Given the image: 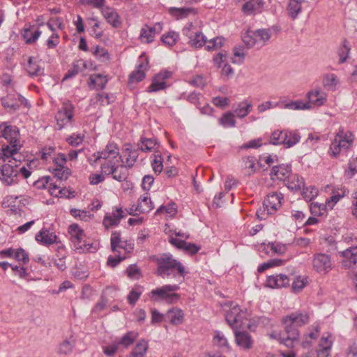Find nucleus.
Returning <instances> with one entry per match:
<instances>
[{
	"mask_svg": "<svg viewBox=\"0 0 357 357\" xmlns=\"http://www.w3.org/2000/svg\"><path fill=\"white\" fill-rule=\"evenodd\" d=\"M95 161L104 160L101 163L102 173L105 175H112V178L118 181H125L128 176V167L120 165L121 156L117 144L114 142H109L105 149L94 153Z\"/></svg>",
	"mask_w": 357,
	"mask_h": 357,
	"instance_id": "f257e3e1",
	"label": "nucleus"
},
{
	"mask_svg": "<svg viewBox=\"0 0 357 357\" xmlns=\"http://www.w3.org/2000/svg\"><path fill=\"white\" fill-rule=\"evenodd\" d=\"M309 322V314L306 312H292L282 319L284 333L280 335V341L287 347L292 348L298 342L300 333L298 327Z\"/></svg>",
	"mask_w": 357,
	"mask_h": 357,
	"instance_id": "f03ea898",
	"label": "nucleus"
},
{
	"mask_svg": "<svg viewBox=\"0 0 357 357\" xmlns=\"http://www.w3.org/2000/svg\"><path fill=\"white\" fill-rule=\"evenodd\" d=\"M38 157L40 160L47 165L50 164L49 170L52 174L61 181L66 180L71 174L70 169L66 165L67 159L63 153L56 152L55 148L52 146L44 147L38 153Z\"/></svg>",
	"mask_w": 357,
	"mask_h": 357,
	"instance_id": "7ed1b4c3",
	"label": "nucleus"
},
{
	"mask_svg": "<svg viewBox=\"0 0 357 357\" xmlns=\"http://www.w3.org/2000/svg\"><path fill=\"white\" fill-rule=\"evenodd\" d=\"M157 268L155 273L162 278H175L177 276L184 277L185 268L181 262L176 260L169 253H164L158 256H154Z\"/></svg>",
	"mask_w": 357,
	"mask_h": 357,
	"instance_id": "20e7f679",
	"label": "nucleus"
},
{
	"mask_svg": "<svg viewBox=\"0 0 357 357\" xmlns=\"http://www.w3.org/2000/svg\"><path fill=\"white\" fill-rule=\"evenodd\" d=\"M0 137L5 138L8 143L2 146L1 154L3 159L16 155L22 146L20 140V132L16 126L2 123L0 125Z\"/></svg>",
	"mask_w": 357,
	"mask_h": 357,
	"instance_id": "39448f33",
	"label": "nucleus"
},
{
	"mask_svg": "<svg viewBox=\"0 0 357 357\" xmlns=\"http://www.w3.org/2000/svg\"><path fill=\"white\" fill-rule=\"evenodd\" d=\"M355 137L351 131L340 127L332 140L328 153L332 158L345 155L354 145Z\"/></svg>",
	"mask_w": 357,
	"mask_h": 357,
	"instance_id": "423d86ee",
	"label": "nucleus"
},
{
	"mask_svg": "<svg viewBox=\"0 0 357 357\" xmlns=\"http://www.w3.org/2000/svg\"><path fill=\"white\" fill-rule=\"evenodd\" d=\"M225 312V319L228 325L233 329H239L245 324L247 311L233 301L225 303L223 305Z\"/></svg>",
	"mask_w": 357,
	"mask_h": 357,
	"instance_id": "0eeeda50",
	"label": "nucleus"
},
{
	"mask_svg": "<svg viewBox=\"0 0 357 357\" xmlns=\"http://www.w3.org/2000/svg\"><path fill=\"white\" fill-rule=\"evenodd\" d=\"M283 195L278 192H272L267 195L263 205L256 212L259 220H265L269 215L273 214L282 206Z\"/></svg>",
	"mask_w": 357,
	"mask_h": 357,
	"instance_id": "6e6552de",
	"label": "nucleus"
},
{
	"mask_svg": "<svg viewBox=\"0 0 357 357\" xmlns=\"http://www.w3.org/2000/svg\"><path fill=\"white\" fill-rule=\"evenodd\" d=\"M179 289L178 284H165L152 289L150 292V298L154 301H164L169 304L174 303L180 298V295L175 293Z\"/></svg>",
	"mask_w": 357,
	"mask_h": 357,
	"instance_id": "1a4fd4ad",
	"label": "nucleus"
},
{
	"mask_svg": "<svg viewBox=\"0 0 357 357\" xmlns=\"http://www.w3.org/2000/svg\"><path fill=\"white\" fill-rule=\"evenodd\" d=\"M301 136L296 130H275L270 137V142L274 145L282 144L290 148L299 142Z\"/></svg>",
	"mask_w": 357,
	"mask_h": 357,
	"instance_id": "9d476101",
	"label": "nucleus"
},
{
	"mask_svg": "<svg viewBox=\"0 0 357 357\" xmlns=\"http://www.w3.org/2000/svg\"><path fill=\"white\" fill-rule=\"evenodd\" d=\"M0 160L6 161L8 160V163L3 165L0 170V179L7 185H11L17 181V160L15 155L10 156L9 158H2L0 155Z\"/></svg>",
	"mask_w": 357,
	"mask_h": 357,
	"instance_id": "9b49d317",
	"label": "nucleus"
},
{
	"mask_svg": "<svg viewBox=\"0 0 357 357\" xmlns=\"http://www.w3.org/2000/svg\"><path fill=\"white\" fill-rule=\"evenodd\" d=\"M74 113L75 107L73 103L69 100L63 101L61 108L55 114L57 128L61 130L64 127L71 125Z\"/></svg>",
	"mask_w": 357,
	"mask_h": 357,
	"instance_id": "f8f14e48",
	"label": "nucleus"
},
{
	"mask_svg": "<svg viewBox=\"0 0 357 357\" xmlns=\"http://www.w3.org/2000/svg\"><path fill=\"white\" fill-rule=\"evenodd\" d=\"M312 269L319 275H326L333 268L331 257L325 253L314 254L312 259Z\"/></svg>",
	"mask_w": 357,
	"mask_h": 357,
	"instance_id": "ddd939ff",
	"label": "nucleus"
},
{
	"mask_svg": "<svg viewBox=\"0 0 357 357\" xmlns=\"http://www.w3.org/2000/svg\"><path fill=\"white\" fill-rule=\"evenodd\" d=\"M111 250L114 253H123L130 255L134 250V243L123 240L120 231H114L111 234Z\"/></svg>",
	"mask_w": 357,
	"mask_h": 357,
	"instance_id": "4468645a",
	"label": "nucleus"
},
{
	"mask_svg": "<svg viewBox=\"0 0 357 357\" xmlns=\"http://www.w3.org/2000/svg\"><path fill=\"white\" fill-rule=\"evenodd\" d=\"M172 76V71L167 70H161L153 77L151 84L147 88L146 91L153 93L165 89L169 86L167 84V80L171 78Z\"/></svg>",
	"mask_w": 357,
	"mask_h": 357,
	"instance_id": "2eb2a0df",
	"label": "nucleus"
},
{
	"mask_svg": "<svg viewBox=\"0 0 357 357\" xmlns=\"http://www.w3.org/2000/svg\"><path fill=\"white\" fill-rule=\"evenodd\" d=\"M343 257L342 264L345 268H357V246L350 247L340 252ZM354 282L357 289V271L355 273Z\"/></svg>",
	"mask_w": 357,
	"mask_h": 357,
	"instance_id": "dca6fc26",
	"label": "nucleus"
},
{
	"mask_svg": "<svg viewBox=\"0 0 357 357\" xmlns=\"http://www.w3.org/2000/svg\"><path fill=\"white\" fill-rule=\"evenodd\" d=\"M162 30V24L160 22L155 23L151 26L144 24L140 31L139 39L142 43H151L154 40L157 34H159Z\"/></svg>",
	"mask_w": 357,
	"mask_h": 357,
	"instance_id": "f3484780",
	"label": "nucleus"
},
{
	"mask_svg": "<svg viewBox=\"0 0 357 357\" xmlns=\"http://www.w3.org/2000/svg\"><path fill=\"white\" fill-rule=\"evenodd\" d=\"M149 60L146 57L140 56L139 63L135 70L129 75L130 83H138L142 81L146 76V72L149 70Z\"/></svg>",
	"mask_w": 357,
	"mask_h": 357,
	"instance_id": "a211bd4d",
	"label": "nucleus"
},
{
	"mask_svg": "<svg viewBox=\"0 0 357 357\" xmlns=\"http://www.w3.org/2000/svg\"><path fill=\"white\" fill-rule=\"evenodd\" d=\"M36 241L45 246H50L53 244H59L60 241L54 232L51 231L46 227L42 228L35 236Z\"/></svg>",
	"mask_w": 357,
	"mask_h": 357,
	"instance_id": "6ab92c4d",
	"label": "nucleus"
},
{
	"mask_svg": "<svg viewBox=\"0 0 357 357\" xmlns=\"http://www.w3.org/2000/svg\"><path fill=\"white\" fill-rule=\"evenodd\" d=\"M333 344L332 335L330 333H324L319 342L317 357H329Z\"/></svg>",
	"mask_w": 357,
	"mask_h": 357,
	"instance_id": "aec40b11",
	"label": "nucleus"
},
{
	"mask_svg": "<svg viewBox=\"0 0 357 357\" xmlns=\"http://www.w3.org/2000/svg\"><path fill=\"white\" fill-rule=\"evenodd\" d=\"M183 33L189 38V43L195 48H201L206 43V37L201 31H195L194 28L183 29Z\"/></svg>",
	"mask_w": 357,
	"mask_h": 357,
	"instance_id": "412c9836",
	"label": "nucleus"
},
{
	"mask_svg": "<svg viewBox=\"0 0 357 357\" xmlns=\"http://www.w3.org/2000/svg\"><path fill=\"white\" fill-rule=\"evenodd\" d=\"M125 216L126 214L121 208H116L112 212L105 214L102 224L106 229L117 226Z\"/></svg>",
	"mask_w": 357,
	"mask_h": 357,
	"instance_id": "4be33fe9",
	"label": "nucleus"
},
{
	"mask_svg": "<svg viewBox=\"0 0 357 357\" xmlns=\"http://www.w3.org/2000/svg\"><path fill=\"white\" fill-rule=\"evenodd\" d=\"M291 173V167L289 165H280L273 167L270 176L271 178L275 181H285Z\"/></svg>",
	"mask_w": 357,
	"mask_h": 357,
	"instance_id": "5701e85b",
	"label": "nucleus"
},
{
	"mask_svg": "<svg viewBox=\"0 0 357 357\" xmlns=\"http://www.w3.org/2000/svg\"><path fill=\"white\" fill-rule=\"evenodd\" d=\"M264 0H248L242 6L241 10L246 15H255L262 13Z\"/></svg>",
	"mask_w": 357,
	"mask_h": 357,
	"instance_id": "b1692460",
	"label": "nucleus"
},
{
	"mask_svg": "<svg viewBox=\"0 0 357 357\" xmlns=\"http://www.w3.org/2000/svg\"><path fill=\"white\" fill-rule=\"evenodd\" d=\"M138 150L133 149L130 144H126L123 150L122 165L128 168L132 167L139 157Z\"/></svg>",
	"mask_w": 357,
	"mask_h": 357,
	"instance_id": "393cba45",
	"label": "nucleus"
},
{
	"mask_svg": "<svg viewBox=\"0 0 357 357\" xmlns=\"http://www.w3.org/2000/svg\"><path fill=\"white\" fill-rule=\"evenodd\" d=\"M326 97L327 96L324 91L319 88H316L307 92L306 98H307L308 102L306 103H310L311 107L312 105L320 107L326 101Z\"/></svg>",
	"mask_w": 357,
	"mask_h": 357,
	"instance_id": "a878e982",
	"label": "nucleus"
},
{
	"mask_svg": "<svg viewBox=\"0 0 357 357\" xmlns=\"http://www.w3.org/2000/svg\"><path fill=\"white\" fill-rule=\"evenodd\" d=\"M101 13L107 22L112 27L119 28L121 26L122 22L121 17L114 8L106 6L102 8Z\"/></svg>",
	"mask_w": 357,
	"mask_h": 357,
	"instance_id": "bb28decb",
	"label": "nucleus"
},
{
	"mask_svg": "<svg viewBox=\"0 0 357 357\" xmlns=\"http://www.w3.org/2000/svg\"><path fill=\"white\" fill-rule=\"evenodd\" d=\"M235 342L241 349L247 350L252 348L253 340L248 332H241L238 329L234 330Z\"/></svg>",
	"mask_w": 357,
	"mask_h": 357,
	"instance_id": "cd10ccee",
	"label": "nucleus"
},
{
	"mask_svg": "<svg viewBox=\"0 0 357 357\" xmlns=\"http://www.w3.org/2000/svg\"><path fill=\"white\" fill-rule=\"evenodd\" d=\"M290 280L284 274H277L268 277L267 286L271 288H282L289 285Z\"/></svg>",
	"mask_w": 357,
	"mask_h": 357,
	"instance_id": "c85d7f7f",
	"label": "nucleus"
},
{
	"mask_svg": "<svg viewBox=\"0 0 357 357\" xmlns=\"http://www.w3.org/2000/svg\"><path fill=\"white\" fill-rule=\"evenodd\" d=\"M159 147V142L156 138H146L142 137L137 142V148L142 152L154 151Z\"/></svg>",
	"mask_w": 357,
	"mask_h": 357,
	"instance_id": "c756f323",
	"label": "nucleus"
},
{
	"mask_svg": "<svg viewBox=\"0 0 357 357\" xmlns=\"http://www.w3.org/2000/svg\"><path fill=\"white\" fill-rule=\"evenodd\" d=\"M165 319L172 325H180L184 321L183 311L180 308L173 307L167 312Z\"/></svg>",
	"mask_w": 357,
	"mask_h": 357,
	"instance_id": "7c9ffc66",
	"label": "nucleus"
},
{
	"mask_svg": "<svg viewBox=\"0 0 357 357\" xmlns=\"http://www.w3.org/2000/svg\"><path fill=\"white\" fill-rule=\"evenodd\" d=\"M303 2L304 0H289L286 10L288 16L291 20H296L301 14Z\"/></svg>",
	"mask_w": 357,
	"mask_h": 357,
	"instance_id": "2f4dec72",
	"label": "nucleus"
},
{
	"mask_svg": "<svg viewBox=\"0 0 357 357\" xmlns=\"http://www.w3.org/2000/svg\"><path fill=\"white\" fill-rule=\"evenodd\" d=\"M285 185L289 189L294 191H298L305 187V182L303 178L300 177L298 174H293L291 173L285 181Z\"/></svg>",
	"mask_w": 357,
	"mask_h": 357,
	"instance_id": "473e14b6",
	"label": "nucleus"
},
{
	"mask_svg": "<svg viewBox=\"0 0 357 357\" xmlns=\"http://www.w3.org/2000/svg\"><path fill=\"white\" fill-rule=\"evenodd\" d=\"M153 204L148 194L142 195L138 199L137 206L135 211H139L142 213H148L153 208Z\"/></svg>",
	"mask_w": 357,
	"mask_h": 357,
	"instance_id": "72a5a7b5",
	"label": "nucleus"
},
{
	"mask_svg": "<svg viewBox=\"0 0 357 357\" xmlns=\"http://www.w3.org/2000/svg\"><path fill=\"white\" fill-rule=\"evenodd\" d=\"M319 336V326L312 327L308 329V331L303 335L302 347L309 348L311 347L313 341L316 340Z\"/></svg>",
	"mask_w": 357,
	"mask_h": 357,
	"instance_id": "f704fd0d",
	"label": "nucleus"
},
{
	"mask_svg": "<svg viewBox=\"0 0 357 357\" xmlns=\"http://www.w3.org/2000/svg\"><path fill=\"white\" fill-rule=\"evenodd\" d=\"M86 68V61L83 59H78L73 63L72 68L65 75L63 79L72 78L82 72Z\"/></svg>",
	"mask_w": 357,
	"mask_h": 357,
	"instance_id": "c9c22d12",
	"label": "nucleus"
},
{
	"mask_svg": "<svg viewBox=\"0 0 357 357\" xmlns=\"http://www.w3.org/2000/svg\"><path fill=\"white\" fill-rule=\"evenodd\" d=\"M348 193L347 190L345 188H341L337 189H334L332 191V195L331 197L327 199L326 202V206L331 209H332L335 204L337 203L340 199Z\"/></svg>",
	"mask_w": 357,
	"mask_h": 357,
	"instance_id": "e433bc0d",
	"label": "nucleus"
},
{
	"mask_svg": "<svg viewBox=\"0 0 357 357\" xmlns=\"http://www.w3.org/2000/svg\"><path fill=\"white\" fill-rule=\"evenodd\" d=\"M68 232L70 235L71 241L74 243H81L85 237L84 231L77 224H72L68 227Z\"/></svg>",
	"mask_w": 357,
	"mask_h": 357,
	"instance_id": "4c0bfd02",
	"label": "nucleus"
},
{
	"mask_svg": "<svg viewBox=\"0 0 357 357\" xmlns=\"http://www.w3.org/2000/svg\"><path fill=\"white\" fill-rule=\"evenodd\" d=\"M322 84L325 89L335 91L339 84V79L335 74L326 73L323 76Z\"/></svg>",
	"mask_w": 357,
	"mask_h": 357,
	"instance_id": "58836bf2",
	"label": "nucleus"
},
{
	"mask_svg": "<svg viewBox=\"0 0 357 357\" xmlns=\"http://www.w3.org/2000/svg\"><path fill=\"white\" fill-rule=\"evenodd\" d=\"M148 348V342L145 340H140L130 352L129 357H144Z\"/></svg>",
	"mask_w": 357,
	"mask_h": 357,
	"instance_id": "ea45409f",
	"label": "nucleus"
},
{
	"mask_svg": "<svg viewBox=\"0 0 357 357\" xmlns=\"http://www.w3.org/2000/svg\"><path fill=\"white\" fill-rule=\"evenodd\" d=\"M75 345V340L70 336L69 338L62 341L58 347V353L62 355H68L73 352Z\"/></svg>",
	"mask_w": 357,
	"mask_h": 357,
	"instance_id": "a19ab883",
	"label": "nucleus"
},
{
	"mask_svg": "<svg viewBox=\"0 0 357 357\" xmlns=\"http://www.w3.org/2000/svg\"><path fill=\"white\" fill-rule=\"evenodd\" d=\"M1 104L5 108L16 110L20 108L17 93H9L1 99Z\"/></svg>",
	"mask_w": 357,
	"mask_h": 357,
	"instance_id": "79ce46f5",
	"label": "nucleus"
},
{
	"mask_svg": "<svg viewBox=\"0 0 357 357\" xmlns=\"http://www.w3.org/2000/svg\"><path fill=\"white\" fill-rule=\"evenodd\" d=\"M138 333L135 331H129L126 333L121 339L116 341L117 345L123 346L125 348H128L137 340Z\"/></svg>",
	"mask_w": 357,
	"mask_h": 357,
	"instance_id": "37998d69",
	"label": "nucleus"
},
{
	"mask_svg": "<svg viewBox=\"0 0 357 357\" xmlns=\"http://www.w3.org/2000/svg\"><path fill=\"white\" fill-rule=\"evenodd\" d=\"M213 342L215 345L222 349L223 351H229V344L225 335L220 331H215L213 336Z\"/></svg>",
	"mask_w": 357,
	"mask_h": 357,
	"instance_id": "c03bdc74",
	"label": "nucleus"
},
{
	"mask_svg": "<svg viewBox=\"0 0 357 357\" xmlns=\"http://www.w3.org/2000/svg\"><path fill=\"white\" fill-rule=\"evenodd\" d=\"M252 107V104L248 101L241 102L237 107L234 109V114L238 118H244L250 112Z\"/></svg>",
	"mask_w": 357,
	"mask_h": 357,
	"instance_id": "a18cd8bd",
	"label": "nucleus"
},
{
	"mask_svg": "<svg viewBox=\"0 0 357 357\" xmlns=\"http://www.w3.org/2000/svg\"><path fill=\"white\" fill-rule=\"evenodd\" d=\"M25 69L28 74L31 77L38 76L43 73V69L40 68L38 62L33 61V58L32 56L29 57Z\"/></svg>",
	"mask_w": 357,
	"mask_h": 357,
	"instance_id": "49530a36",
	"label": "nucleus"
},
{
	"mask_svg": "<svg viewBox=\"0 0 357 357\" xmlns=\"http://www.w3.org/2000/svg\"><path fill=\"white\" fill-rule=\"evenodd\" d=\"M218 123L224 128H233L236 126L234 114L231 112H227L218 119Z\"/></svg>",
	"mask_w": 357,
	"mask_h": 357,
	"instance_id": "de8ad7c7",
	"label": "nucleus"
},
{
	"mask_svg": "<svg viewBox=\"0 0 357 357\" xmlns=\"http://www.w3.org/2000/svg\"><path fill=\"white\" fill-rule=\"evenodd\" d=\"M41 33V31L38 29L33 31L31 28H26L23 30L22 37L26 44H33L38 39Z\"/></svg>",
	"mask_w": 357,
	"mask_h": 357,
	"instance_id": "09e8293b",
	"label": "nucleus"
},
{
	"mask_svg": "<svg viewBox=\"0 0 357 357\" xmlns=\"http://www.w3.org/2000/svg\"><path fill=\"white\" fill-rule=\"evenodd\" d=\"M143 291V287L139 284L135 285L127 296L128 303L132 306L135 305L142 294Z\"/></svg>",
	"mask_w": 357,
	"mask_h": 357,
	"instance_id": "8fccbe9b",
	"label": "nucleus"
},
{
	"mask_svg": "<svg viewBox=\"0 0 357 357\" xmlns=\"http://www.w3.org/2000/svg\"><path fill=\"white\" fill-rule=\"evenodd\" d=\"M195 10L191 8H171L169 13L178 19H181L188 17L190 14L194 13Z\"/></svg>",
	"mask_w": 357,
	"mask_h": 357,
	"instance_id": "3c124183",
	"label": "nucleus"
},
{
	"mask_svg": "<svg viewBox=\"0 0 357 357\" xmlns=\"http://www.w3.org/2000/svg\"><path fill=\"white\" fill-rule=\"evenodd\" d=\"M225 38L222 37H215L207 40L205 44V49L207 51H216L221 48L225 43Z\"/></svg>",
	"mask_w": 357,
	"mask_h": 357,
	"instance_id": "603ef678",
	"label": "nucleus"
},
{
	"mask_svg": "<svg viewBox=\"0 0 357 357\" xmlns=\"http://www.w3.org/2000/svg\"><path fill=\"white\" fill-rule=\"evenodd\" d=\"M264 250L267 254H283L286 247L280 243H268L264 245Z\"/></svg>",
	"mask_w": 357,
	"mask_h": 357,
	"instance_id": "864d4df0",
	"label": "nucleus"
},
{
	"mask_svg": "<svg viewBox=\"0 0 357 357\" xmlns=\"http://www.w3.org/2000/svg\"><path fill=\"white\" fill-rule=\"evenodd\" d=\"M178 38L179 35L177 33L174 31H169L161 36L160 40L168 47H172L176 43Z\"/></svg>",
	"mask_w": 357,
	"mask_h": 357,
	"instance_id": "5fc2aeb1",
	"label": "nucleus"
},
{
	"mask_svg": "<svg viewBox=\"0 0 357 357\" xmlns=\"http://www.w3.org/2000/svg\"><path fill=\"white\" fill-rule=\"evenodd\" d=\"M89 79L96 89H103L108 81L106 77L100 74L91 75Z\"/></svg>",
	"mask_w": 357,
	"mask_h": 357,
	"instance_id": "6e6d98bb",
	"label": "nucleus"
},
{
	"mask_svg": "<svg viewBox=\"0 0 357 357\" xmlns=\"http://www.w3.org/2000/svg\"><path fill=\"white\" fill-rule=\"evenodd\" d=\"M255 33L258 39V47L264 46L270 40L271 36L270 29H258L255 31Z\"/></svg>",
	"mask_w": 357,
	"mask_h": 357,
	"instance_id": "4d7b16f0",
	"label": "nucleus"
},
{
	"mask_svg": "<svg viewBox=\"0 0 357 357\" xmlns=\"http://www.w3.org/2000/svg\"><path fill=\"white\" fill-rule=\"evenodd\" d=\"M255 34V31H249L243 36L242 40L248 48L253 47L256 45L258 47V39Z\"/></svg>",
	"mask_w": 357,
	"mask_h": 357,
	"instance_id": "13d9d810",
	"label": "nucleus"
},
{
	"mask_svg": "<svg viewBox=\"0 0 357 357\" xmlns=\"http://www.w3.org/2000/svg\"><path fill=\"white\" fill-rule=\"evenodd\" d=\"M351 48L347 40L343 41L342 46L338 50L339 63H344L349 54Z\"/></svg>",
	"mask_w": 357,
	"mask_h": 357,
	"instance_id": "bf43d9fd",
	"label": "nucleus"
},
{
	"mask_svg": "<svg viewBox=\"0 0 357 357\" xmlns=\"http://www.w3.org/2000/svg\"><path fill=\"white\" fill-rule=\"evenodd\" d=\"M164 212L169 214L171 217L174 216L177 213L176 204L174 202H170L166 206L162 205L156 210L155 214L158 215Z\"/></svg>",
	"mask_w": 357,
	"mask_h": 357,
	"instance_id": "052dcab7",
	"label": "nucleus"
},
{
	"mask_svg": "<svg viewBox=\"0 0 357 357\" xmlns=\"http://www.w3.org/2000/svg\"><path fill=\"white\" fill-rule=\"evenodd\" d=\"M92 54L98 59L102 61H107L109 60V54L108 51L100 46H96L91 50Z\"/></svg>",
	"mask_w": 357,
	"mask_h": 357,
	"instance_id": "680f3d73",
	"label": "nucleus"
},
{
	"mask_svg": "<svg viewBox=\"0 0 357 357\" xmlns=\"http://www.w3.org/2000/svg\"><path fill=\"white\" fill-rule=\"evenodd\" d=\"M13 258L15 259L20 265H24L29 261L28 253L22 248L15 249Z\"/></svg>",
	"mask_w": 357,
	"mask_h": 357,
	"instance_id": "e2e57ef3",
	"label": "nucleus"
},
{
	"mask_svg": "<svg viewBox=\"0 0 357 357\" xmlns=\"http://www.w3.org/2000/svg\"><path fill=\"white\" fill-rule=\"evenodd\" d=\"M284 102V98H280L278 102H271V101H266L264 102L257 107V110L259 112L261 113L265 111H266L268 109L271 108H275V107H282V104Z\"/></svg>",
	"mask_w": 357,
	"mask_h": 357,
	"instance_id": "0e129e2a",
	"label": "nucleus"
},
{
	"mask_svg": "<svg viewBox=\"0 0 357 357\" xmlns=\"http://www.w3.org/2000/svg\"><path fill=\"white\" fill-rule=\"evenodd\" d=\"M46 25L52 33H56V27L60 30L64 28L63 20L60 17L51 18L46 23Z\"/></svg>",
	"mask_w": 357,
	"mask_h": 357,
	"instance_id": "69168bd1",
	"label": "nucleus"
},
{
	"mask_svg": "<svg viewBox=\"0 0 357 357\" xmlns=\"http://www.w3.org/2000/svg\"><path fill=\"white\" fill-rule=\"evenodd\" d=\"M307 280L306 278H301V277H298L296 280H294L292 282L291 285V291L295 294H298L301 292L303 288L307 285Z\"/></svg>",
	"mask_w": 357,
	"mask_h": 357,
	"instance_id": "338daca9",
	"label": "nucleus"
},
{
	"mask_svg": "<svg viewBox=\"0 0 357 357\" xmlns=\"http://www.w3.org/2000/svg\"><path fill=\"white\" fill-rule=\"evenodd\" d=\"M130 257L128 255H126L123 253H117L115 257L109 256L107 258V264L112 267H116L121 261Z\"/></svg>",
	"mask_w": 357,
	"mask_h": 357,
	"instance_id": "774afa93",
	"label": "nucleus"
}]
</instances>
